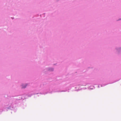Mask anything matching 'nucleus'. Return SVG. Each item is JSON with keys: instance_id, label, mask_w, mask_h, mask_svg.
Here are the masks:
<instances>
[{"instance_id": "obj_1", "label": "nucleus", "mask_w": 121, "mask_h": 121, "mask_svg": "<svg viewBox=\"0 0 121 121\" xmlns=\"http://www.w3.org/2000/svg\"><path fill=\"white\" fill-rule=\"evenodd\" d=\"M26 86V84H23L22 85V88H25Z\"/></svg>"}]
</instances>
